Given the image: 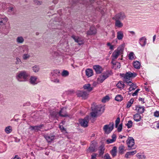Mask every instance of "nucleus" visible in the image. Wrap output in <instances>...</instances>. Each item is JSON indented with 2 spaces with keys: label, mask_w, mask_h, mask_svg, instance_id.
Wrapping results in <instances>:
<instances>
[{
  "label": "nucleus",
  "mask_w": 159,
  "mask_h": 159,
  "mask_svg": "<svg viewBox=\"0 0 159 159\" xmlns=\"http://www.w3.org/2000/svg\"><path fill=\"white\" fill-rule=\"evenodd\" d=\"M29 74L25 71H20L16 74V78L19 82H24L27 80Z\"/></svg>",
  "instance_id": "nucleus-1"
},
{
  "label": "nucleus",
  "mask_w": 159,
  "mask_h": 159,
  "mask_svg": "<svg viewBox=\"0 0 159 159\" xmlns=\"http://www.w3.org/2000/svg\"><path fill=\"white\" fill-rule=\"evenodd\" d=\"M92 112L91 113V115L92 117H96L100 114L102 109H103V108L100 105H96L95 106H92L91 107Z\"/></svg>",
  "instance_id": "nucleus-2"
},
{
  "label": "nucleus",
  "mask_w": 159,
  "mask_h": 159,
  "mask_svg": "<svg viewBox=\"0 0 159 159\" xmlns=\"http://www.w3.org/2000/svg\"><path fill=\"white\" fill-rule=\"evenodd\" d=\"M123 48L122 47H118L116 50H115L113 52L111 57L112 61L117 59L119 55L122 54L123 51Z\"/></svg>",
  "instance_id": "nucleus-3"
},
{
  "label": "nucleus",
  "mask_w": 159,
  "mask_h": 159,
  "mask_svg": "<svg viewBox=\"0 0 159 159\" xmlns=\"http://www.w3.org/2000/svg\"><path fill=\"white\" fill-rule=\"evenodd\" d=\"M137 74L134 72L132 73L130 71L126 72L125 74H123L122 76L124 78V81L125 82L130 80V78L136 77Z\"/></svg>",
  "instance_id": "nucleus-4"
},
{
  "label": "nucleus",
  "mask_w": 159,
  "mask_h": 159,
  "mask_svg": "<svg viewBox=\"0 0 159 159\" xmlns=\"http://www.w3.org/2000/svg\"><path fill=\"white\" fill-rule=\"evenodd\" d=\"M114 124L113 122L110 123L109 125H105L103 129L106 134H109L113 130L114 128Z\"/></svg>",
  "instance_id": "nucleus-5"
},
{
  "label": "nucleus",
  "mask_w": 159,
  "mask_h": 159,
  "mask_svg": "<svg viewBox=\"0 0 159 159\" xmlns=\"http://www.w3.org/2000/svg\"><path fill=\"white\" fill-rule=\"evenodd\" d=\"M89 93L86 91L84 90H79L77 92L78 97H82V98L85 99L87 98Z\"/></svg>",
  "instance_id": "nucleus-6"
},
{
  "label": "nucleus",
  "mask_w": 159,
  "mask_h": 159,
  "mask_svg": "<svg viewBox=\"0 0 159 159\" xmlns=\"http://www.w3.org/2000/svg\"><path fill=\"white\" fill-rule=\"evenodd\" d=\"M126 16L125 13L123 12H120L116 14L112 18L113 20H123L125 18Z\"/></svg>",
  "instance_id": "nucleus-7"
},
{
  "label": "nucleus",
  "mask_w": 159,
  "mask_h": 159,
  "mask_svg": "<svg viewBox=\"0 0 159 159\" xmlns=\"http://www.w3.org/2000/svg\"><path fill=\"white\" fill-rule=\"evenodd\" d=\"M89 122V120L88 117H85L83 119H81L79 120L80 125L84 127H86L88 126Z\"/></svg>",
  "instance_id": "nucleus-8"
},
{
  "label": "nucleus",
  "mask_w": 159,
  "mask_h": 159,
  "mask_svg": "<svg viewBox=\"0 0 159 159\" xmlns=\"http://www.w3.org/2000/svg\"><path fill=\"white\" fill-rule=\"evenodd\" d=\"M7 20V18L5 15H0V25H5Z\"/></svg>",
  "instance_id": "nucleus-9"
},
{
  "label": "nucleus",
  "mask_w": 159,
  "mask_h": 159,
  "mask_svg": "<svg viewBox=\"0 0 159 159\" xmlns=\"http://www.w3.org/2000/svg\"><path fill=\"white\" fill-rule=\"evenodd\" d=\"M19 49L20 50V53L21 54H24L28 53L29 49L28 47L26 46L23 45L19 47Z\"/></svg>",
  "instance_id": "nucleus-10"
},
{
  "label": "nucleus",
  "mask_w": 159,
  "mask_h": 159,
  "mask_svg": "<svg viewBox=\"0 0 159 159\" xmlns=\"http://www.w3.org/2000/svg\"><path fill=\"white\" fill-rule=\"evenodd\" d=\"M72 38L79 45H81L83 43L84 40L81 38L75 35H72Z\"/></svg>",
  "instance_id": "nucleus-11"
},
{
  "label": "nucleus",
  "mask_w": 159,
  "mask_h": 159,
  "mask_svg": "<svg viewBox=\"0 0 159 159\" xmlns=\"http://www.w3.org/2000/svg\"><path fill=\"white\" fill-rule=\"evenodd\" d=\"M109 76L108 74H102L100 75L98 78V82L102 83L103 81Z\"/></svg>",
  "instance_id": "nucleus-12"
},
{
  "label": "nucleus",
  "mask_w": 159,
  "mask_h": 159,
  "mask_svg": "<svg viewBox=\"0 0 159 159\" xmlns=\"http://www.w3.org/2000/svg\"><path fill=\"white\" fill-rule=\"evenodd\" d=\"M127 144L129 147H132L134 144V140L132 137H129L127 140Z\"/></svg>",
  "instance_id": "nucleus-13"
},
{
  "label": "nucleus",
  "mask_w": 159,
  "mask_h": 159,
  "mask_svg": "<svg viewBox=\"0 0 159 159\" xmlns=\"http://www.w3.org/2000/svg\"><path fill=\"white\" fill-rule=\"evenodd\" d=\"M96 33V30L94 27H90L89 30L87 33V34L88 35H94Z\"/></svg>",
  "instance_id": "nucleus-14"
},
{
  "label": "nucleus",
  "mask_w": 159,
  "mask_h": 159,
  "mask_svg": "<svg viewBox=\"0 0 159 159\" xmlns=\"http://www.w3.org/2000/svg\"><path fill=\"white\" fill-rule=\"evenodd\" d=\"M44 137L48 142H52L54 139L55 136L54 135H50L48 134L45 135Z\"/></svg>",
  "instance_id": "nucleus-15"
},
{
  "label": "nucleus",
  "mask_w": 159,
  "mask_h": 159,
  "mask_svg": "<svg viewBox=\"0 0 159 159\" xmlns=\"http://www.w3.org/2000/svg\"><path fill=\"white\" fill-rule=\"evenodd\" d=\"M37 77L35 76H31L30 79V84L34 85L37 84Z\"/></svg>",
  "instance_id": "nucleus-16"
},
{
  "label": "nucleus",
  "mask_w": 159,
  "mask_h": 159,
  "mask_svg": "<svg viewBox=\"0 0 159 159\" xmlns=\"http://www.w3.org/2000/svg\"><path fill=\"white\" fill-rule=\"evenodd\" d=\"M93 68L97 74L100 73L102 70V67L98 65L94 66Z\"/></svg>",
  "instance_id": "nucleus-17"
},
{
  "label": "nucleus",
  "mask_w": 159,
  "mask_h": 159,
  "mask_svg": "<svg viewBox=\"0 0 159 159\" xmlns=\"http://www.w3.org/2000/svg\"><path fill=\"white\" fill-rule=\"evenodd\" d=\"M146 43V39L145 37H142L139 39V43L142 47H144Z\"/></svg>",
  "instance_id": "nucleus-18"
},
{
  "label": "nucleus",
  "mask_w": 159,
  "mask_h": 159,
  "mask_svg": "<svg viewBox=\"0 0 159 159\" xmlns=\"http://www.w3.org/2000/svg\"><path fill=\"white\" fill-rule=\"evenodd\" d=\"M83 88L84 89L86 90L87 92L89 93L93 90V88L91 87V85L89 84H84L83 86Z\"/></svg>",
  "instance_id": "nucleus-19"
},
{
  "label": "nucleus",
  "mask_w": 159,
  "mask_h": 159,
  "mask_svg": "<svg viewBox=\"0 0 159 159\" xmlns=\"http://www.w3.org/2000/svg\"><path fill=\"white\" fill-rule=\"evenodd\" d=\"M66 109L63 108H62L59 112V115L62 117H66L68 116V115L65 111Z\"/></svg>",
  "instance_id": "nucleus-20"
},
{
  "label": "nucleus",
  "mask_w": 159,
  "mask_h": 159,
  "mask_svg": "<svg viewBox=\"0 0 159 159\" xmlns=\"http://www.w3.org/2000/svg\"><path fill=\"white\" fill-rule=\"evenodd\" d=\"M115 21V25L118 28H122L123 26V23L118 20H114Z\"/></svg>",
  "instance_id": "nucleus-21"
},
{
  "label": "nucleus",
  "mask_w": 159,
  "mask_h": 159,
  "mask_svg": "<svg viewBox=\"0 0 159 159\" xmlns=\"http://www.w3.org/2000/svg\"><path fill=\"white\" fill-rule=\"evenodd\" d=\"M135 110L139 113H142L144 111V108L143 107H142L140 106H137L136 107Z\"/></svg>",
  "instance_id": "nucleus-22"
},
{
  "label": "nucleus",
  "mask_w": 159,
  "mask_h": 159,
  "mask_svg": "<svg viewBox=\"0 0 159 159\" xmlns=\"http://www.w3.org/2000/svg\"><path fill=\"white\" fill-rule=\"evenodd\" d=\"M137 152L136 150L132 151V152H127L126 153L125 157L127 158H130L131 156L134 155Z\"/></svg>",
  "instance_id": "nucleus-23"
},
{
  "label": "nucleus",
  "mask_w": 159,
  "mask_h": 159,
  "mask_svg": "<svg viewBox=\"0 0 159 159\" xmlns=\"http://www.w3.org/2000/svg\"><path fill=\"white\" fill-rule=\"evenodd\" d=\"M86 76L88 77L92 76L93 75V71L91 69H87L85 70Z\"/></svg>",
  "instance_id": "nucleus-24"
},
{
  "label": "nucleus",
  "mask_w": 159,
  "mask_h": 159,
  "mask_svg": "<svg viewBox=\"0 0 159 159\" xmlns=\"http://www.w3.org/2000/svg\"><path fill=\"white\" fill-rule=\"evenodd\" d=\"M124 37L123 32L121 31H118L117 33V38L119 40H121Z\"/></svg>",
  "instance_id": "nucleus-25"
},
{
  "label": "nucleus",
  "mask_w": 159,
  "mask_h": 159,
  "mask_svg": "<svg viewBox=\"0 0 159 159\" xmlns=\"http://www.w3.org/2000/svg\"><path fill=\"white\" fill-rule=\"evenodd\" d=\"M16 41L17 43L22 44L24 42V39L22 36H19L17 37Z\"/></svg>",
  "instance_id": "nucleus-26"
},
{
  "label": "nucleus",
  "mask_w": 159,
  "mask_h": 159,
  "mask_svg": "<svg viewBox=\"0 0 159 159\" xmlns=\"http://www.w3.org/2000/svg\"><path fill=\"white\" fill-rule=\"evenodd\" d=\"M141 117L139 114L137 113L134 115V119L136 122H139L141 120Z\"/></svg>",
  "instance_id": "nucleus-27"
},
{
  "label": "nucleus",
  "mask_w": 159,
  "mask_h": 159,
  "mask_svg": "<svg viewBox=\"0 0 159 159\" xmlns=\"http://www.w3.org/2000/svg\"><path fill=\"white\" fill-rule=\"evenodd\" d=\"M43 126V125H41L38 126H30V128L31 130H38Z\"/></svg>",
  "instance_id": "nucleus-28"
},
{
  "label": "nucleus",
  "mask_w": 159,
  "mask_h": 159,
  "mask_svg": "<svg viewBox=\"0 0 159 159\" xmlns=\"http://www.w3.org/2000/svg\"><path fill=\"white\" fill-rule=\"evenodd\" d=\"M133 66L135 68L139 69L140 68V63L139 61H136L134 62Z\"/></svg>",
  "instance_id": "nucleus-29"
},
{
  "label": "nucleus",
  "mask_w": 159,
  "mask_h": 159,
  "mask_svg": "<svg viewBox=\"0 0 159 159\" xmlns=\"http://www.w3.org/2000/svg\"><path fill=\"white\" fill-rule=\"evenodd\" d=\"M136 156L139 159H145V156L143 154V153H138Z\"/></svg>",
  "instance_id": "nucleus-30"
},
{
  "label": "nucleus",
  "mask_w": 159,
  "mask_h": 159,
  "mask_svg": "<svg viewBox=\"0 0 159 159\" xmlns=\"http://www.w3.org/2000/svg\"><path fill=\"white\" fill-rule=\"evenodd\" d=\"M125 85L122 81H119L117 84L116 86L119 89H122L124 87Z\"/></svg>",
  "instance_id": "nucleus-31"
},
{
  "label": "nucleus",
  "mask_w": 159,
  "mask_h": 159,
  "mask_svg": "<svg viewBox=\"0 0 159 159\" xmlns=\"http://www.w3.org/2000/svg\"><path fill=\"white\" fill-rule=\"evenodd\" d=\"M12 131V128L11 126H8L6 127L5 129V131L7 134H9Z\"/></svg>",
  "instance_id": "nucleus-32"
},
{
  "label": "nucleus",
  "mask_w": 159,
  "mask_h": 159,
  "mask_svg": "<svg viewBox=\"0 0 159 159\" xmlns=\"http://www.w3.org/2000/svg\"><path fill=\"white\" fill-rule=\"evenodd\" d=\"M22 58L24 60H27L30 57V55L28 53H24L23 54Z\"/></svg>",
  "instance_id": "nucleus-33"
},
{
  "label": "nucleus",
  "mask_w": 159,
  "mask_h": 159,
  "mask_svg": "<svg viewBox=\"0 0 159 159\" xmlns=\"http://www.w3.org/2000/svg\"><path fill=\"white\" fill-rule=\"evenodd\" d=\"M128 57L129 59L130 60L134 59L136 57L133 52H131L129 53Z\"/></svg>",
  "instance_id": "nucleus-34"
},
{
  "label": "nucleus",
  "mask_w": 159,
  "mask_h": 159,
  "mask_svg": "<svg viewBox=\"0 0 159 159\" xmlns=\"http://www.w3.org/2000/svg\"><path fill=\"white\" fill-rule=\"evenodd\" d=\"M111 63H112L114 66V67H115V69H119L120 68V63L119 62H116L115 63H114L113 62V61H112Z\"/></svg>",
  "instance_id": "nucleus-35"
},
{
  "label": "nucleus",
  "mask_w": 159,
  "mask_h": 159,
  "mask_svg": "<svg viewBox=\"0 0 159 159\" xmlns=\"http://www.w3.org/2000/svg\"><path fill=\"white\" fill-rule=\"evenodd\" d=\"M123 97L121 95H117L115 98V100L117 101H121Z\"/></svg>",
  "instance_id": "nucleus-36"
},
{
  "label": "nucleus",
  "mask_w": 159,
  "mask_h": 159,
  "mask_svg": "<svg viewBox=\"0 0 159 159\" xmlns=\"http://www.w3.org/2000/svg\"><path fill=\"white\" fill-rule=\"evenodd\" d=\"M60 73V70H54L51 72L52 75H58Z\"/></svg>",
  "instance_id": "nucleus-37"
},
{
  "label": "nucleus",
  "mask_w": 159,
  "mask_h": 159,
  "mask_svg": "<svg viewBox=\"0 0 159 159\" xmlns=\"http://www.w3.org/2000/svg\"><path fill=\"white\" fill-rule=\"evenodd\" d=\"M134 102V99L133 98H131L130 99L129 101L127 103L126 107L127 108H129L130 107L131 105Z\"/></svg>",
  "instance_id": "nucleus-38"
},
{
  "label": "nucleus",
  "mask_w": 159,
  "mask_h": 159,
  "mask_svg": "<svg viewBox=\"0 0 159 159\" xmlns=\"http://www.w3.org/2000/svg\"><path fill=\"white\" fill-rule=\"evenodd\" d=\"M128 128H131L133 125V122L131 120H129L128 121V123L125 124Z\"/></svg>",
  "instance_id": "nucleus-39"
},
{
  "label": "nucleus",
  "mask_w": 159,
  "mask_h": 159,
  "mask_svg": "<svg viewBox=\"0 0 159 159\" xmlns=\"http://www.w3.org/2000/svg\"><path fill=\"white\" fill-rule=\"evenodd\" d=\"M69 73L68 71L66 70H64L61 73V75L63 77H66L69 75Z\"/></svg>",
  "instance_id": "nucleus-40"
},
{
  "label": "nucleus",
  "mask_w": 159,
  "mask_h": 159,
  "mask_svg": "<svg viewBox=\"0 0 159 159\" xmlns=\"http://www.w3.org/2000/svg\"><path fill=\"white\" fill-rule=\"evenodd\" d=\"M39 68L38 66H34L33 67V70L35 72H38L39 70Z\"/></svg>",
  "instance_id": "nucleus-41"
},
{
  "label": "nucleus",
  "mask_w": 159,
  "mask_h": 159,
  "mask_svg": "<svg viewBox=\"0 0 159 159\" xmlns=\"http://www.w3.org/2000/svg\"><path fill=\"white\" fill-rule=\"evenodd\" d=\"M8 12H10L11 14H14L15 13V11L13 7H10L8 8Z\"/></svg>",
  "instance_id": "nucleus-42"
},
{
  "label": "nucleus",
  "mask_w": 159,
  "mask_h": 159,
  "mask_svg": "<svg viewBox=\"0 0 159 159\" xmlns=\"http://www.w3.org/2000/svg\"><path fill=\"white\" fill-rule=\"evenodd\" d=\"M110 153L112 156L114 157L116 155V150H111L110 151Z\"/></svg>",
  "instance_id": "nucleus-43"
},
{
  "label": "nucleus",
  "mask_w": 159,
  "mask_h": 159,
  "mask_svg": "<svg viewBox=\"0 0 159 159\" xmlns=\"http://www.w3.org/2000/svg\"><path fill=\"white\" fill-rule=\"evenodd\" d=\"M120 121V118L119 117H117L115 121V127L116 128H117L118 125Z\"/></svg>",
  "instance_id": "nucleus-44"
},
{
  "label": "nucleus",
  "mask_w": 159,
  "mask_h": 159,
  "mask_svg": "<svg viewBox=\"0 0 159 159\" xmlns=\"http://www.w3.org/2000/svg\"><path fill=\"white\" fill-rule=\"evenodd\" d=\"M109 98L108 96H107L103 98L102 100V102L103 103L106 102L107 101H108Z\"/></svg>",
  "instance_id": "nucleus-45"
},
{
  "label": "nucleus",
  "mask_w": 159,
  "mask_h": 159,
  "mask_svg": "<svg viewBox=\"0 0 159 159\" xmlns=\"http://www.w3.org/2000/svg\"><path fill=\"white\" fill-rule=\"evenodd\" d=\"M125 83H126L129 86H132L136 85L135 84L132 83L130 81H127L126 82H125Z\"/></svg>",
  "instance_id": "nucleus-46"
},
{
  "label": "nucleus",
  "mask_w": 159,
  "mask_h": 159,
  "mask_svg": "<svg viewBox=\"0 0 159 159\" xmlns=\"http://www.w3.org/2000/svg\"><path fill=\"white\" fill-rule=\"evenodd\" d=\"M103 159H111V158L109 155L108 153H106Z\"/></svg>",
  "instance_id": "nucleus-47"
},
{
  "label": "nucleus",
  "mask_w": 159,
  "mask_h": 159,
  "mask_svg": "<svg viewBox=\"0 0 159 159\" xmlns=\"http://www.w3.org/2000/svg\"><path fill=\"white\" fill-rule=\"evenodd\" d=\"M136 88V86L134 85V86H130L129 89V92H130L132 90H135Z\"/></svg>",
  "instance_id": "nucleus-48"
},
{
  "label": "nucleus",
  "mask_w": 159,
  "mask_h": 159,
  "mask_svg": "<svg viewBox=\"0 0 159 159\" xmlns=\"http://www.w3.org/2000/svg\"><path fill=\"white\" fill-rule=\"evenodd\" d=\"M117 127V130L118 132H120L122 129V123L120 124L119 126L118 127V126Z\"/></svg>",
  "instance_id": "nucleus-49"
},
{
  "label": "nucleus",
  "mask_w": 159,
  "mask_h": 159,
  "mask_svg": "<svg viewBox=\"0 0 159 159\" xmlns=\"http://www.w3.org/2000/svg\"><path fill=\"white\" fill-rule=\"evenodd\" d=\"M115 141L113 139H108L107 140V144L112 143Z\"/></svg>",
  "instance_id": "nucleus-50"
},
{
  "label": "nucleus",
  "mask_w": 159,
  "mask_h": 159,
  "mask_svg": "<svg viewBox=\"0 0 159 159\" xmlns=\"http://www.w3.org/2000/svg\"><path fill=\"white\" fill-rule=\"evenodd\" d=\"M16 64H19L21 62L20 59L19 57H16Z\"/></svg>",
  "instance_id": "nucleus-51"
},
{
  "label": "nucleus",
  "mask_w": 159,
  "mask_h": 159,
  "mask_svg": "<svg viewBox=\"0 0 159 159\" xmlns=\"http://www.w3.org/2000/svg\"><path fill=\"white\" fill-rule=\"evenodd\" d=\"M140 90V89H137L135 91L134 93L133 94H132V96H136L137 94H138V92H139V91Z\"/></svg>",
  "instance_id": "nucleus-52"
},
{
  "label": "nucleus",
  "mask_w": 159,
  "mask_h": 159,
  "mask_svg": "<svg viewBox=\"0 0 159 159\" xmlns=\"http://www.w3.org/2000/svg\"><path fill=\"white\" fill-rule=\"evenodd\" d=\"M98 154L97 153H93L91 155V159H96V157Z\"/></svg>",
  "instance_id": "nucleus-53"
},
{
  "label": "nucleus",
  "mask_w": 159,
  "mask_h": 159,
  "mask_svg": "<svg viewBox=\"0 0 159 159\" xmlns=\"http://www.w3.org/2000/svg\"><path fill=\"white\" fill-rule=\"evenodd\" d=\"M34 3L37 4V5H39L41 4L42 2H40L38 0H34Z\"/></svg>",
  "instance_id": "nucleus-54"
},
{
  "label": "nucleus",
  "mask_w": 159,
  "mask_h": 159,
  "mask_svg": "<svg viewBox=\"0 0 159 159\" xmlns=\"http://www.w3.org/2000/svg\"><path fill=\"white\" fill-rule=\"evenodd\" d=\"M154 116L156 117H159V111H156L154 113Z\"/></svg>",
  "instance_id": "nucleus-55"
},
{
  "label": "nucleus",
  "mask_w": 159,
  "mask_h": 159,
  "mask_svg": "<svg viewBox=\"0 0 159 159\" xmlns=\"http://www.w3.org/2000/svg\"><path fill=\"white\" fill-rule=\"evenodd\" d=\"M128 32L130 34H129V36H134L135 34V33L134 31H129Z\"/></svg>",
  "instance_id": "nucleus-56"
},
{
  "label": "nucleus",
  "mask_w": 159,
  "mask_h": 159,
  "mask_svg": "<svg viewBox=\"0 0 159 159\" xmlns=\"http://www.w3.org/2000/svg\"><path fill=\"white\" fill-rule=\"evenodd\" d=\"M96 148L94 146V144L93 143H92V145H91V146L89 147V149H95Z\"/></svg>",
  "instance_id": "nucleus-57"
},
{
  "label": "nucleus",
  "mask_w": 159,
  "mask_h": 159,
  "mask_svg": "<svg viewBox=\"0 0 159 159\" xmlns=\"http://www.w3.org/2000/svg\"><path fill=\"white\" fill-rule=\"evenodd\" d=\"M51 115L54 117H57V115L58 113L56 112H53L52 114H51Z\"/></svg>",
  "instance_id": "nucleus-58"
},
{
  "label": "nucleus",
  "mask_w": 159,
  "mask_h": 159,
  "mask_svg": "<svg viewBox=\"0 0 159 159\" xmlns=\"http://www.w3.org/2000/svg\"><path fill=\"white\" fill-rule=\"evenodd\" d=\"M104 150H100L99 152V155L101 156L104 153Z\"/></svg>",
  "instance_id": "nucleus-59"
},
{
  "label": "nucleus",
  "mask_w": 159,
  "mask_h": 159,
  "mask_svg": "<svg viewBox=\"0 0 159 159\" xmlns=\"http://www.w3.org/2000/svg\"><path fill=\"white\" fill-rule=\"evenodd\" d=\"M112 139H113L115 141L116 139V135L115 134H113L112 136Z\"/></svg>",
  "instance_id": "nucleus-60"
},
{
  "label": "nucleus",
  "mask_w": 159,
  "mask_h": 159,
  "mask_svg": "<svg viewBox=\"0 0 159 159\" xmlns=\"http://www.w3.org/2000/svg\"><path fill=\"white\" fill-rule=\"evenodd\" d=\"M78 2H79V3H82L83 4H85V1L84 0V1H81V0H78Z\"/></svg>",
  "instance_id": "nucleus-61"
},
{
  "label": "nucleus",
  "mask_w": 159,
  "mask_h": 159,
  "mask_svg": "<svg viewBox=\"0 0 159 159\" xmlns=\"http://www.w3.org/2000/svg\"><path fill=\"white\" fill-rule=\"evenodd\" d=\"M112 38H114L115 36V33L114 30H112Z\"/></svg>",
  "instance_id": "nucleus-62"
},
{
  "label": "nucleus",
  "mask_w": 159,
  "mask_h": 159,
  "mask_svg": "<svg viewBox=\"0 0 159 159\" xmlns=\"http://www.w3.org/2000/svg\"><path fill=\"white\" fill-rule=\"evenodd\" d=\"M139 100L140 101H141L143 103H144V98H139Z\"/></svg>",
  "instance_id": "nucleus-63"
},
{
  "label": "nucleus",
  "mask_w": 159,
  "mask_h": 159,
  "mask_svg": "<svg viewBox=\"0 0 159 159\" xmlns=\"http://www.w3.org/2000/svg\"><path fill=\"white\" fill-rule=\"evenodd\" d=\"M20 158L19 157L18 155H16L13 159H20Z\"/></svg>",
  "instance_id": "nucleus-64"
}]
</instances>
